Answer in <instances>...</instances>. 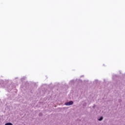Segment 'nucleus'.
Here are the masks:
<instances>
[{"label": "nucleus", "instance_id": "2", "mask_svg": "<svg viewBox=\"0 0 125 125\" xmlns=\"http://www.w3.org/2000/svg\"><path fill=\"white\" fill-rule=\"evenodd\" d=\"M5 125H13L11 123H8L5 124Z\"/></svg>", "mask_w": 125, "mask_h": 125}, {"label": "nucleus", "instance_id": "3", "mask_svg": "<svg viewBox=\"0 0 125 125\" xmlns=\"http://www.w3.org/2000/svg\"><path fill=\"white\" fill-rule=\"evenodd\" d=\"M103 120V117H101L99 119L98 121H102Z\"/></svg>", "mask_w": 125, "mask_h": 125}, {"label": "nucleus", "instance_id": "1", "mask_svg": "<svg viewBox=\"0 0 125 125\" xmlns=\"http://www.w3.org/2000/svg\"><path fill=\"white\" fill-rule=\"evenodd\" d=\"M73 103H74L73 102V101H70L69 102L65 103V105H66V106H70V105H73Z\"/></svg>", "mask_w": 125, "mask_h": 125}]
</instances>
